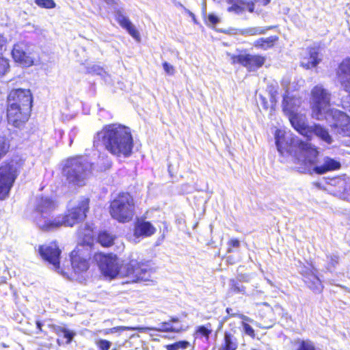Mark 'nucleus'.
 Here are the masks:
<instances>
[{
    "label": "nucleus",
    "mask_w": 350,
    "mask_h": 350,
    "mask_svg": "<svg viewBox=\"0 0 350 350\" xmlns=\"http://www.w3.org/2000/svg\"><path fill=\"white\" fill-rule=\"evenodd\" d=\"M184 10H185V12H186V13H187L189 16H191V18L193 19V21L194 22H196V16H195V14H194L193 12H191V11H189V10L186 9L185 8H184Z\"/></svg>",
    "instance_id": "5fc2aeb1"
},
{
    "label": "nucleus",
    "mask_w": 350,
    "mask_h": 350,
    "mask_svg": "<svg viewBox=\"0 0 350 350\" xmlns=\"http://www.w3.org/2000/svg\"><path fill=\"white\" fill-rule=\"evenodd\" d=\"M289 344L291 350H317L314 342L309 338H296Z\"/></svg>",
    "instance_id": "5701e85b"
},
{
    "label": "nucleus",
    "mask_w": 350,
    "mask_h": 350,
    "mask_svg": "<svg viewBox=\"0 0 350 350\" xmlns=\"http://www.w3.org/2000/svg\"><path fill=\"white\" fill-rule=\"evenodd\" d=\"M7 105L31 109L33 106L32 93L29 89H12L7 96Z\"/></svg>",
    "instance_id": "2eb2a0df"
},
{
    "label": "nucleus",
    "mask_w": 350,
    "mask_h": 350,
    "mask_svg": "<svg viewBox=\"0 0 350 350\" xmlns=\"http://www.w3.org/2000/svg\"><path fill=\"white\" fill-rule=\"evenodd\" d=\"M331 93L322 85L314 86L310 92V108L312 116L317 120L332 116L334 111L338 109L331 108Z\"/></svg>",
    "instance_id": "39448f33"
},
{
    "label": "nucleus",
    "mask_w": 350,
    "mask_h": 350,
    "mask_svg": "<svg viewBox=\"0 0 350 350\" xmlns=\"http://www.w3.org/2000/svg\"><path fill=\"white\" fill-rule=\"evenodd\" d=\"M34 2L41 8L53 9L56 7L54 0H34Z\"/></svg>",
    "instance_id": "58836bf2"
},
{
    "label": "nucleus",
    "mask_w": 350,
    "mask_h": 350,
    "mask_svg": "<svg viewBox=\"0 0 350 350\" xmlns=\"http://www.w3.org/2000/svg\"><path fill=\"white\" fill-rule=\"evenodd\" d=\"M101 144L104 148L116 157H129L133 152L134 142L129 127L120 124L104 125L94 137V146Z\"/></svg>",
    "instance_id": "f03ea898"
},
{
    "label": "nucleus",
    "mask_w": 350,
    "mask_h": 350,
    "mask_svg": "<svg viewBox=\"0 0 350 350\" xmlns=\"http://www.w3.org/2000/svg\"><path fill=\"white\" fill-rule=\"evenodd\" d=\"M36 327L38 330V332H42V323L40 321H37L36 323Z\"/></svg>",
    "instance_id": "6e6d98bb"
},
{
    "label": "nucleus",
    "mask_w": 350,
    "mask_h": 350,
    "mask_svg": "<svg viewBox=\"0 0 350 350\" xmlns=\"http://www.w3.org/2000/svg\"><path fill=\"white\" fill-rule=\"evenodd\" d=\"M319 53L317 49L311 48L309 51V57L308 62L304 66L306 69L314 68L320 62V59L318 57Z\"/></svg>",
    "instance_id": "473e14b6"
},
{
    "label": "nucleus",
    "mask_w": 350,
    "mask_h": 350,
    "mask_svg": "<svg viewBox=\"0 0 350 350\" xmlns=\"http://www.w3.org/2000/svg\"><path fill=\"white\" fill-rule=\"evenodd\" d=\"M146 328H148L147 329L148 331L154 330L157 331L159 332H168V333H180L183 332H185L187 328L185 327L183 325L180 326H174L171 324L170 321H163L160 323L159 327H146Z\"/></svg>",
    "instance_id": "bb28decb"
},
{
    "label": "nucleus",
    "mask_w": 350,
    "mask_h": 350,
    "mask_svg": "<svg viewBox=\"0 0 350 350\" xmlns=\"http://www.w3.org/2000/svg\"><path fill=\"white\" fill-rule=\"evenodd\" d=\"M54 332L59 337H62L66 340L65 344L66 345H68L72 342L74 336L76 334L73 331L69 330L61 326H55L54 327Z\"/></svg>",
    "instance_id": "7c9ffc66"
},
{
    "label": "nucleus",
    "mask_w": 350,
    "mask_h": 350,
    "mask_svg": "<svg viewBox=\"0 0 350 350\" xmlns=\"http://www.w3.org/2000/svg\"><path fill=\"white\" fill-rule=\"evenodd\" d=\"M170 322L172 323H177L179 321V318L177 317H171L169 319Z\"/></svg>",
    "instance_id": "bf43d9fd"
},
{
    "label": "nucleus",
    "mask_w": 350,
    "mask_h": 350,
    "mask_svg": "<svg viewBox=\"0 0 350 350\" xmlns=\"http://www.w3.org/2000/svg\"><path fill=\"white\" fill-rule=\"evenodd\" d=\"M312 135H316L327 144L332 142V138L328 130L320 124H314L309 126V129L305 137L306 141L300 139L296 141L298 152H293L288 148V144L285 140L284 135L282 133L281 131L277 130L275 139L278 150L282 155L287 154L292 155L295 159V162L300 165V171L303 173L323 175L339 170L341 168L340 162L332 157L325 156L320 162L319 148L309 142L312 139Z\"/></svg>",
    "instance_id": "f257e3e1"
},
{
    "label": "nucleus",
    "mask_w": 350,
    "mask_h": 350,
    "mask_svg": "<svg viewBox=\"0 0 350 350\" xmlns=\"http://www.w3.org/2000/svg\"><path fill=\"white\" fill-rule=\"evenodd\" d=\"M90 202L89 198L83 197L77 205L68 208L64 213L60 214L64 226L72 227L85 220L90 210Z\"/></svg>",
    "instance_id": "6e6552de"
},
{
    "label": "nucleus",
    "mask_w": 350,
    "mask_h": 350,
    "mask_svg": "<svg viewBox=\"0 0 350 350\" xmlns=\"http://www.w3.org/2000/svg\"><path fill=\"white\" fill-rule=\"evenodd\" d=\"M93 163L86 161L82 155L68 157L63 166V173L67 181L77 186L85 185V180L92 174Z\"/></svg>",
    "instance_id": "20e7f679"
},
{
    "label": "nucleus",
    "mask_w": 350,
    "mask_h": 350,
    "mask_svg": "<svg viewBox=\"0 0 350 350\" xmlns=\"http://www.w3.org/2000/svg\"><path fill=\"white\" fill-rule=\"evenodd\" d=\"M155 232L156 228L150 221L139 219L135 222L133 233L135 237H149Z\"/></svg>",
    "instance_id": "6ab92c4d"
},
{
    "label": "nucleus",
    "mask_w": 350,
    "mask_h": 350,
    "mask_svg": "<svg viewBox=\"0 0 350 350\" xmlns=\"http://www.w3.org/2000/svg\"><path fill=\"white\" fill-rule=\"evenodd\" d=\"M70 261L71 267L67 266L69 270H72L75 274H81L86 272L90 267V256L86 253L85 250L77 246L70 253Z\"/></svg>",
    "instance_id": "9b49d317"
},
{
    "label": "nucleus",
    "mask_w": 350,
    "mask_h": 350,
    "mask_svg": "<svg viewBox=\"0 0 350 350\" xmlns=\"http://www.w3.org/2000/svg\"><path fill=\"white\" fill-rule=\"evenodd\" d=\"M238 317L243 321H250V318L247 317V316L243 314H237V317Z\"/></svg>",
    "instance_id": "4d7b16f0"
},
{
    "label": "nucleus",
    "mask_w": 350,
    "mask_h": 350,
    "mask_svg": "<svg viewBox=\"0 0 350 350\" xmlns=\"http://www.w3.org/2000/svg\"><path fill=\"white\" fill-rule=\"evenodd\" d=\"M148 328L142 327H131V326H116L103 331V334H110L116 332H122L124 331H138L139 332H146Z\"/></svg>",
    "instance_id": "c756f323"
},
{
    "label": "nucleus",
    "mask_w": 350,
    "mask_h": 350,
    "mask_svg": "<svg viewBox=\"0 0 350 350\" xmlns=\"http://www.w3.org/2000/svg\"><path fill=\"white\" fill-rule=\"evenodd\" d=\"M167 350H178L176 342L165 345Z\"/></svg>",
    "instance_id": "8fccbe9b"
},
{
    "label": "nucleus",
    "mask_w": 350,
    "mask_h": 350,
    "mask_svg": "<svg viewBox=\"0 0 350 350\" xmlns=\"http://www.w3.org/2000/svg\"><path fill=\"white\" fill-rule=\"evenodd\" d=\"M109 213L112 219L125 224L133 220L135 215V202L129 191L119 192L109 202Z\"/></svg>",
    "instance_id": "7ed1b4c3"
},
{
    "label": "nucleus",
    "mask_w": 350,
    "mask_h": 350,
    "mask_svg": "<svg viewBox=\"0 0 350 350\" xmlns=\"http://www.w3.org/2000/svg\"><path fill=\"white\" fill-rule=\"evenodd\" d=\"M31 109L6 105V120L9 124L18 129L25 126L31 116Z\"/></svg>",
    "instance_id": "ddd939ff"
},
{
    "label": "nucleus",
    "mask_w": 350,
    "mask_h": 350,
    "mask_svg": "<svg viewBox=\"0 0 350 350\" xmlns=\"http://www.w3.org/2000/svg\"><path fill=\"white\" fill-rule=\"evenodd\" d=\"M38 253L43 260L53 265L55 271L64 275L68 273V267H65L64 266L61 267L60 266L62 250L57 241H52L49 244L39 245Z\"/></svg>",
    "instance_id": "1a4fd4ad"
},
{
    "label": "nucleus",
    "mask_w": 350,
    "mask_h": 350,
    "mask_svg": "<svg viewBox=\"0 0 350 350\" xmlns=\"http://www.w3.org/2000/svg\"><path fill=\"white\" fill-rule=\"evenodd\" d=\"M232 64H239L248 71H255L261 68L266 62V57L260 54H238L230 56Z\"/></svg>",
    "instance_id": "4468645a"
},
{
    "label": "nucleus",
    "mask_w": 350,
    "mask_h": 350,
    "mask_svg": "<svg viewBox=\"0 0 350 350\" xmlns=\"http://www.w3.org/2000/svg\"><path fill=\"white\" fill-rule=\"evenodd\" d=\"M116 20L121 27L126 30L131 36H132L135 40L140 41V34L129 18L124 16L120 13V12H119Z\"/></svg>",
    "instance_id": "412c9836"
},
{
    "label": "nucleus",
    "mask_w": 350,
    "mask_h": 350,
    "mask_svg": "<svg viewBox=\"0 0 350 350\" xmlns=\"http://www.w3.org/2000/svg\"><path fill=\"white\" fill-rule=\"evenodd\" d=\"M229 291L233 294H245V287L240 282V281L235 279H231L230 280Z\"/></svg>",
    "instance_id": "f704fd0d"
},
{
    "label": "nucleus",
    "mask_w": 350,
    "mask_h": 350,
    "mask_svg": "<svg viewBox=\"0 0 350 350\" xmlns=\"http://www.w3.org/2000/svg\"><path fill=\"white\" fill-rule=\"evenodd\" d=\"M6 42V39L3 36L0 35V51L2 50L3 47L5 45Z\"/></svg>",
    "instance_id": "603ef678"
},
{
    "label": "nucleus",
    "mask_w": 350,
    "mask_h": 350,
    "mask_svg": "<svg viewBox=\"0 0 350 350\" xmlns=\"http://www.w3.org/2000/svg\"><path fill=\"white\" fill-rule=\"evenodd\" d=\"M317 269H314V267L312 265H310V267L304 266L301 269L300 273L304 278V282H305V280L317 276Z\"/></svg>",
    "instance_id": "c9c22d12"
},
{
    "label": "nucleus",
    "mask_w": 350,
    "mask_h": 350,
    "mask_svg": "<svg viewBox=\"0 0 350 350\" xmlns=\"http://www.w3.org/2000/svg\"><path fill=\"white\" fill-rule=\"evenodd\" d=\"M107 4H115V0H104Z\"/></svg>",
    "instance_id": "052dcab7"
},
{
    "label": "nucleus",
    "mask_w": 350,
    "mask_h": 350,
    "mask_svg": "<svg viewBox=\"0 0 350 350\" xmlns=\"http://www.w3.org/2000/svg\"><path fill=\"white\" fill-rule=\"evenodd\" d=\"M116 239V235L106 230L99 231L96 235V242L107 248L114 245Z\"/></svg>",
    "instance_id": "a878e982"
},
{
    "label": "nucleus",
    "mask_w": 350,
    "mask_h": 350,
    "mask_svg": "<svg viewBox=\"0 0 350 350\" xmlns=\"http://www.w3.org/2000/svg\"><path fill=\"white\" fill-rule=\"evenodd\" d=\"M61 226H64V223L59 214L52 220H46L40 226V228L43 231H50Z\"/></svg>",
    "instance_id": "c85d7f7f"
},
{
    "label": "nucleus",
    "mask_w": 350,
    "mask_h": 350,
    "mask_svg": "<svg viewBox=\"0 0 350 350\" xmlns=\"http://www.w3.org/2000/svg\"><path fill=\"white\" fill-rule=\"evenodd\" d=\"M57 206V202L52 198L40 196L36 202L34 212L36 219L40 221L42 219L47 217Z\"/></svg>",
    "instance_id": "dca6fc26"
},
{
    "label": "nucleus",
    "mask_w": 350,
    "mask_h": 350,
    "mask_svg": "<svg viewBox=\"0 0 350 350\" xmlns=\"http://www.w3.org/2000/svg\"><path fill=\"white\" fill-rule=\"evenodd\" d=\"M77 235L78 239L80 240L79 247L84 245L92 246L94 245V229L90 225L86 224L79 228Z\"/></svg>",
    "instance_id": "aec40b11"
},
{
    "label": "nucleus",
    "mask_w": 350,
    "mask_h": 350,
    "mask_svg": "<svg viewBox=\"0 0 350 350\" xmlns=\"http://www.w3.org/2000/svg\"><path fill=\"white\" fill-rule=\"evenodd\" d=\"M1 347H4V348H7V347H8V345H6V344H5V343H2V344H1Z\"/></svg>",
    "instance_id": "680f3d73"
},
{
    "label": "nucleus",
    "mask_w": 350,
    "mask_h": 350,
    "mask_svg": "<svg viewBox=\"0 0 350 350\" xmlns=\"http://www.w3.org/2000/svg\"><path fill=\"white\" fill-rule=\"evenodd\" d=\"M212 332L213 329L211 323H207L206 325H198L195 328L193 334L194 340L204 339V340L208 342H209Z\"/></svg>",
    "instance_id": "393cba45"
},
{
    "label": "nucleus",
    "mask_w": 350,
    "mask_h": 350,
    "mask_svg": "<svg viewBox=\"0 0 350 350\" xmlns=\"http://www.w3.org/2000/svg\"><path fill=\"white\" fill-rule=\"evenodd\" d=\"M288 96H284V98H283V100H282V107H283V110L284 111H286V109H287V107H288Z\"/></svg>",
    "instance_id": "3c124183"
},
{
    "label": "nucleus",
    "mask_w": 350,
    "mask_h": 350,
    "mask_svg": "<svg viewBox=\"0 0 350 350\" xmlns=\"http://www.w3.org/2000/svg\"><path fill=\"white\" fill-rule=\"evenodd\" d=\"M10 70V60L0 53V77L5 75Z\"/></svg>",
    "instance_id": "4c0bfd02"
},
{
    "label": "nucleus",
    "mask_w": 350,
    "mask_h": 350,
    "mask_svg": "<svg viewBox=\"0 0 350 350\" xmlns=\"http://www.w3.org/2000/svg\"><path fill=\"white\" fill-rule=\"evenodd\" d=\"M288 119L293 129L305 137L310 125L306 124L301 117L296 113L291 112L288 115Z\"/></svg>",
    "instance_id": "4be33fe9"
},
{
    "label": "nucleus",
    "mask_w": 350,
    "mask_h": 350,
    "mask_svg": "<svg viewBox=\"0 0 350 350\" xmlns=\"http://www.w3.org/2000/svg\"><path fill=\"white\" fill-rule=\"evenodd\" d=\"M236 334L235 326L230 330L224 331L221 345L217 350H237L239 342Z\"/></svg>",
    "instance_id": "a211bd4d"
},
{
    "label": "nucleus",
    "mask_w": 350,
    "mask_h": 350,
    "mask_svg": "<svg viewBox=\"0 0 350 350\" xmlns=\"http://www.w3.org/2000/svg\"><path fill=\"white\" fill-rule=\"evenodd\" d=\"M252 13L254 12V1L245 0H237L230 7L228 8L230 12L241 14L245 10Z\"/></svg>",
    "instance_id": "b1692460"
},
{
    "label": "nucleus",
    "mask_w": 350,
    "mask_h": 350,
    "mask_svg": "<svg viewBox=\"0 0 350 350\" xmlns=\"http://www.w3.org/2000/svg\"><path fill=\"white\" fill-rule=\"evenodd\" d=\"M10 150V139L4 135H0V161L8 154Z\"/></svg>",
    "instance_id": "72a5a7b5"
},
{
    "label": "nucleus",
    "mask_w": 350,
    "mask_h": 350,
    "mask_svg": "<svg viewBox=\"0 0 350 350\" xmlns=\"http://www.w3.org/2000/svg\"><path fill=\"white\" fill-rule=\"evenodd\" d=\"M178 349H186L189 346V342L187 340H180L176 342Z\"/></svg>",
    "instance_id": "49530a36"
},
{
    "label": "nucleus",
    "mask_w": 350,
    "mask_h": 350,
    "mask_svg": "<svg viewBox=\"0 0 350 350\" xmlns=\"http://www.w3.org/2000/svg\"><path fill=\"white\" fill-rule=\"evenodd\" d=\"M94 258L97 261L98 266L104 276L109 279H114L118 275L120 266L116 254L97 252L94 254Z\"/></svg>",
    "instance_id": "9d476101"
},
{
    "label": "nucleus",
    "mask_w": 350,
    "mask_h": 350,
    "mask_svg": "<svg viewBox=\"0 0 350 350\" xmlns=\"http://www.w3.org/2000/svg\"><path fill=\"white\" fill-rule=\"evenodd\" d=\"M226 312L227 313V317H226V319L230 317H236L237 314H238L234 312L232 308H227L226 309Z\"/></svg>",
    "instance_id": "09e8293b"
},
{
    "label": "nucleus",
    "mask_w": 350,
    "mask_h": 350,
    "mask_svg": "<svg viewBox=\"0 0 350 350\" xmlns=\"http://www.w3.org/2000/svg\"><path fill=\"white\" fill-rule=\"evenodd\" d=\"M304 282L314 293H321L323 290V286L318 275L305 280Z\"/></svg>",
    "instance_id": "2f4dec72"
},
{
    "label": "nucleus",
    "mask_w": 350,
    "mask_h": 350,
    "mask_svg": "<svg viewBox=\"0 0 350 350\" xmlns=\"http://www.w3.org/2000/svg\"><path fill=\"white\" fill-rule=\"evenodd\" d=\"M327 262L326 269L327 270L332 271L339 264L340 257L338 255H327Z\"/></svg>",
    "instance_id": "e433bc0d"
},
{
    "label": "nucleus",
    "mask_w": 350,
    "mask_h": 350,
    "mask_svg": "<svg viewBox=\"0 0 350 350\" xmlns=\"http://www.w3.org/2000/svg\"><path fill=\"white\" fill-rule=\"evenodd\" d=\"M241 325L243 327L244 333L246 335L249 336L252 339H254L256 338L255 331L250 324L243 321L241 323Z\"/></svg>",
    "instance_id": "a19ab883"
},
{
    "label": "nucleus",
    "mask_w": 350,
    "mask_h": 350,
    "mask_svg": "<svg viewBox=\"0 0 350 350\" xmlns=\"http://www.w3.org/2000/svg\"><path fill=\"white\" fill-rule=\"evenodd\" d=\"M154 268L150 260L130 259L125 265L122 275L128 278L126 283H140L151 280Z\"/></svg>",
    "instance_id": "423d86ee"
},
{
    "label": "nucleus",
    "mask_w": 350,
    "mask_h": 350,
    "mask_svg": "<svg viewBox=\"0 0 350 350\" xmlns=\"http://www.w3.org/2000/svg\"><path fill=\"white\" fill-rule=\"evenodd\" d=\"M333 112L331 116L335 120L333 127L343 137H350V117L340 110Z\"/></svg>",
    "instance_id": "f3484780"
},
{
    "label": "nucleus",
    "mask_w": 350,
    "mask_h": 350,
    "mask_svg": "<svg viewBox=\"0 0 350 350\" xmlns=\"http://www.w3.org/2000/svg\"><path fill=\"white\" fill-rule=\"evenodd\" d=\"M11 54L14 62L25 67H30L34 64L33 51L25 42L20 41L14 44Z\"/></svg>",
    "instance_id": "f8f14e48"
},
{
    "label": "nucleus",
    "mask_w": 350,
    "mask_h": 350,
    "mask_svg": "<svg viewBox=\"0 0 350 350\" xmlns=\"http://www.w3.org/2000/svg\"><path fill=\"white\" fill-rule=\"evenodd\" d=\"M57 342L58 345L61 344L59 339L57 340Z\"/></svg>",
    "instance_id": "0e129e2a"
},
{
    "label": "nucleus",
    "mask_w": 350,
    "mask_h": 350,
    "mask_svg": "<svg viewBox=\"0 0 350 350\" xmlns=\"http://www.w3.org/2000/svg\"><path fill=\"white\" fill-rule=\"evenodd\" d=\"M265 33V31L264 30H260L258 32V33L259 34H262V33Z\"/></svg>",
    "instance_id": "e2e57ef3"
},
{
    "label": "nucleus",
    "mask_w": 350,
    "mask_h": 350,
    "mask_svg": "<svg viewBox=\"0 0 350 350\" xmlns=\"http://www.w3.org/2000/svg\"><path fill=\"white\" fill-rule=\"evenodd\" d=\"M278 39L279 37L278 36H271L268 38H260L254 42V45L256 48L267 50L272 48Z\"/></svg>",
    "instance_id": "cd10ccee"
},
{
    "label": "nucleus",
    "mask_w": 350,
    "mask_h": 350,
    "mask_svg": "<svg viewBox=\"0 0 350 350\" xmlns=\"http://www.w3.org/2000/svg\"><path fill=\"white\" fill-rule=\"evenodd\" d=\"M271 0H254L255 2H259L262 5L266 6L267 5Z\"/></svg>",
    "instance_id": "864d4df0"
},
{
    "label": "nucleus",
    "mask_w": 350,
    "mask_h": 350,
    "mask_svg": "<svg viewBox=\"0 0 350 350\" xmlns=\"http://www.w3.org/2000/svg\"><path fill=\"white\" fill-rule=\"evenodd\" d=\"M162 66L166 74L168 75H174L175 68L173 66L170 65L167 62H163Z\"/></svg>",
    "instance_id": "c03bdc74"
},
{
    "label": "nucleus",
    "mask_w": 350,
    "mask_h": 350,
    "mask_svg": "<svg viewBox=\"0 0 350 350\" xmlns=\"http://www.w3.org/2000/svg\"><path fill=\"white\" fill-rule=\"evenodd\" d=\"M207 18L211 25H216L219 22V18L213 14H209Z\"/></svg>",
    "instance_id": "de8ad7c7"
},
{
    "label": "nucleus",
    "mask_w": 350,
    "mask_h": 350,
    "mask_svg": "<svg viewBox=\"0 0 350 350\" xmlns=\"http://www.w3.org/2000/svg\"><path fill=\"white\" fill-rule=\"evenodd\" d=\"M259 98L260 103L264 110L269 111L271 113L274 111V109H271V105L270 104V103H269L266 97L260 95Z\"/></svg>",
    "instance_id": "37998d69"
},
{
    "label": "nucleus",
    "mask_w": 350,
    "mask_h": 350,
    "mask_svg": "<svg viewBox=\"0 0 350 350\" xmlns=\"http://www.w3.org/2000/svg\"><path fill=\"white\" fill-rule=\"evenodd\" d=\"M277 92H271L270 93V98H269V103L271 105V109H275V107H276V104H277V98H276V94H277Z\"/></svg>",
    "instance_id": "a18cd8bd"
},
{
    "label": "nucleus",
    "mask_w": 350,
    "mask_h": 350,
    "mask_svg": "<svg viewBox=\"0 0 350 350\" xmlns=\"http://www.w3.org/2000/svg\"><path fill=\"white\" fill-rule=\"evenodd\" d=\"M112 165V163L111 161L108 162L107 164L104 167H100V170H106L111 168Z\"/></svg>",
    "instance_id": "13d9d810"
},
{
    "label": "nucleus",
    "mask_w": 350,
    "mask_h": 350,
    "mask_svg": "<svg viewBox=\"0 0 350 350\" xmlns=\"http://www.w3.org/2000/svg\"><path fill=\"white\" fill-rule=\"evenodd\" d=\"M228 253L233 252L234 248H238L240 247V241L238 239H230L228 243Z\"/></svg>",
    "instance_id": "79ce46f5"
},
{
    "label": "nucleus",
    "mask_w": 350,
    "mask_h": 350,
    "mask_svg": "<svg viewBox=\"0 0 350 350\" xmlns=\"http://www.w3.org/2000/svg\"><path fill=\"white\" fill-rule=\"evenodd\" d=\"M95 345L98 350H109L112 343L105 339H98L95 341Z\"/></svg>",
    "instance_id": "ea45409f"
},
{
    "label": "nucleus",
    "mask_w": 350,
    "mask_h": 350,
    "mask_svg": "<svg viewBox=\"0 0 350 350\" xmlns=\"http://www.w3.org/2000/svg\"><path fill=\"white\" fill-rule=\"evenodd\" d=\"M21 166V163L14 159L8 160L0 165V200L8 196Z\"/></svg>",
    "instance_id": "0eeeda50"
}]
</instances>
